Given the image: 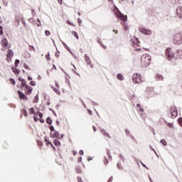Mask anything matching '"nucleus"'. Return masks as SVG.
I'll return each instance as SVG.
<instances>
[{"mask_svg": "<svg viewBox=\"0 0 182 182\" xmlns=\"http://www.w3.org/2000/svg\"><path fill=\"white\" fill-rule=\"evenodd\" d=\"M50 147H52V149H53V150H54V151H56V148H55L53 144H51Z\"/></svg>", "mask_w": 182, "mask_h": 182, "instance_id": "47", "label": "nucleus"}, {"mask_svg": "<svg viewBox=\"0 0 182 182\" xmlns=\"http://www.w3.org/2000/svg\"><path fill=\"white\" fill-rule=\"evenodd\" d=\"M139 32L144 35H151V31L144 28L143 27L139 28Z\"/></svg>", "mask_w": 182, "mask_h": 182, "instance_id": "9", "label": "nucleus"}, {"mask_svg": "<svg viewBox=\"0 0 182 182\" xmlns=\"http://www.w3.org/2000/svg\"><path fill=\"white\" fill-rule=\"evenodd\" d=\"M51 139H63V136H65L64 134H61L59 133L58 131H54V132H51L50 134Z\"/></svg>", "mask_w": 182, "mask_h": 182, "instance_id": "6", "label": "nucleus"}, {"mask_svg": "<svg viewBox=\"0 0 182 182\" xmlns=\"http://www.w3.org/2000/svg\"><path fill=\"white\" fill-rule=\"evenodd\" d=\"M4 35V28L0 26V36Z\"/></svg>", "mask_w": 182, "mask_h": 182, "instance_id": "35", "label": "nucleus"}, {"mask_svg": "<svg viewBox=\"0 0 182 182\" xmlns=\"http://www.w3.org/2000/svg\"><path fill=\"white\" fill-rule=\"evenodd\" d=\"M109 163V161L107 159L105 164H107Z\"/></svg>", "mask_w": 182, "mask_h": 182, "instance_id": "60", "label": "nucleus"}, {"mask_svg": "<svg viewBox=\"0 0 182 182\" xmlns=\"http://www.w3.org/2000/svg\"><path fill=\"white\" fill-rule=\"evenodd\" d=\"M176 13L178 18H180L181 19H182V7L181 6H178L176 8Z\"/></svg>", "mask_w": 182, "mask_h": 182, "instance_id": "11", "label": "nucleus"}, {"mask_svg": "<svg viewBox=\"0 0 182 182\" xmlns=\"http://www.w3.org/2000/svg\"><path fill=\"white\" fill-rule=\"evenodd\" d=\"M165 55L168 60H171L174 58V53L171 51V48H167L165 51Z\"/></svg>", "mask_w": 182, "mask_h": 182, "instance_id": "5", "label": "nucleus"}, {"mask_svg": "<svg viewBox=\"0 0 182 182\" xmlns=\"http://www.w3.org/2000/svg\"><path fill=\"white\" fill-rule=\"evenodd\" d=\"M12 70L15 75H19V73H21V71H19V70H18V68H13Z\"/></svg>", "mask_w": 182, "mask_h": 182, "instance_id": "21", "label": "nucleus"}, {"mask_svg": "<svg viewBox=\"0 0 182 182\" xmlns=\"http://www.w3.org/2000/svg\"><path fill=\"white\" fill-rule=\"evenodd\" d=\"M30 50H33V52H35L36 50L35 49V47L33 46H29Z\"/></svg>", "mask_w": 182, "mask_h": 182, "instance_id": "37", "label": "nucleus"}, {"mask_svg": "<svg viewBox=\"0 0 182 182\" xmlns=\"http://www.w3.org/2000/svg\"><path fill=\"white\" fill-rule=\"evenodd\" d=\"M79 154H80V156H83V154H84L83 150H80L79 151Z\"/></svg>", "mask_w": 182, "mask_h": 182, "instance_id": "44", "label": "nucleus"}, {"mask_svg": "<svg viewBox=\"0 0 182 182\" xmlns=\"http://www.w3.org/2000/svg\"><path fill=\"white\" fill-rule=\"evenodd\" d=\"M45 143L46 144V146H52V142L48 140L47 139H44Z\"/></svg>", "mask_w": 182, "mask_h": 182, "instance_id": "28", "label": "nucleus"}, {"mask_svg": "<svg viewBox=\"0 0 182 182\" xmlns=\"http://www.w3.org/2000/svg\"><path fill=\"white\" fill-rule=\"evenodd\" d=\"M8 45H9L8 40L5 38H3L1 40V46H3V48H8Z\"/></svg>", "mask_w": 182, "mask_h": 182, "instance_id": "14", "label": "nucleus"}, {"mask_svg": "<svg viewBox=\"0 0 182 182\" xmlns=\"http://www.w3.org/2000/svg\"><path fill=\"white\" fill-rule=\"evenodd\" d=\"M37 21H38V22H39V24H37V26H41V20L38 18Z\"/></svg>", "mask_w": 182, "mask_h": 182, "instance_id": "50", "label": "nucleus"}, {"mask_svg": "<svg viewBox=\"0 0 182 182\" xmlns=\"http://www.w3.org/2000/svg\"><path fill=\"white\" fill-rule=\"evenodd\" d=\"M178 122H179L180 126H181V127H182V118H179Z\"/></svg>", "mask_w": 182, "mask_h": 182, "instance_id": "43", "label": "nucleus"}, {"mask_svg": "<svg viewBox=\"0 0 182 182\" xmlns=\"http://www.w3.org/2000/svg\"><path fill=\"white\" fill-rule=\"evenodd\" d=\"M171 114L172 119H175V117H177V108H176V107H173L171 109Z\"/></svg>", "mask_w": 182, "mask_h": 182, "instance_id": "10", "label": "nucleus"}, {"mask_svg": "<svg viewBox=\"0 0 182 182\" xmlns=\"http://www.w3.org/2000/svg\"><path fill=\"white\" fill-rule=\"evenodd\" d=\"M21 113L25 116V117H28V112L25 109H21Z\"/></svg>", "mask_w": 182, "mask_h": 182, "instance_id": "25", "label": "nucleus"}, {"mask_svg": "<svg viewBox=\"0 0 182 182\" xmlns=\"http://www.w3.org/2000/svg\"><path fill=\"white\" fill-rule=\"evenodd\" d=\"M101 133L103 134V136H107V137L110 139V135H109V134H107L105 129H101Z\"/></svg>", "mask_w": 182, "mask_h": 182, "instance_id": "22", "label": "nucleus"}, {"mask_svg": "<svg viewBox=\"0 0 182 182\" xmlns=\"http://www.w3.org/2000/svg\"><path fill=\"white\" fill-rule=\"evenodd\" d=\"M14 57V51L12 50H9L8 53L6 55L7 60H11V58Z\"/></svg>", "mask_w": 182, "mask_h": 182, "instance_id": "13", "label": "nucleus"}, {"mask_svg": "<svg viewBox=\"0 0 182 182\" xmlns=\"http://www.w3.org/2000/svg\"><path fill=\"white\" fill-rule=\"evenodd\" d=\"M161 143L163 144V146H167V142H166V140L161 139Z\"/></svg>", "mask_w": 182, "mask_h": 182, "instance_id": "34", "label": "nucleus"}, {"mask_svg": "<svg viewBox=\"0 0 182 182\" xmlns=\"http://www.w3.org/2000/svg\"><path fill=\"white\" fill-rule=\"evenodd\" d=\"M151 57L149 54H144L141 57V65L142 68H147L150 65Z\"/></svg>", "mask_w": 182, "mask_h": 182, "instance_id": "1", "label": "nucleus"}, {"mask_svg": "<svg viewBox=\"0 0 182 182\" xmlns=\"http://www.w3.org/2000/svg\"><path fill=\"white\" fill-rule=\"evenodd\" d=\"M173 43H174V45H181V43H182V33H177L173 36Z\"/></svg>", "mask_w": 182, "mask_h": 182, "instance_id": "2", "label": "nucleus"}, {"mask_svg": "<svg viewBox=\"0 0 182 182\" xmlns=\"http://www.w3.org/2000/svg\"><path fill=\"white\" fill-rule=\"evenodd\" d=\"M0 9H1V6H0Z\"/></svg>", "mask_w": 182, "mask_h": 182, "instance_id": "64", "label": "nucleus"}, {"mask_svg": "<svg viewBox=\"0 0 182 182\" xmlns=\"http://www.w3.org/2000/svg\"><path fill=\"white\" fill-rule=\"evenodd\" d=\"M79 161H82V157H80Z\"/></svg>", "mask_w": 182, "mask_h": 182, "instance_id": "59", "label": "nucleus"}, {"mask_svg": "<svg viewBox=\"0 0 182 182\" xmlns=\"http://www.w3.org/2000/svg\"><path fill=\"white\" fill-rule=\"evenodd\" d=\"M30 85L31 86H36V82H35V81H31Z\"/></svg>", "mask_w": 182, "mask_h": 182, "instance_id": "38", "label": "nucleus"}, {"mask_svg": "<svg viewBox=\"0 0 182 182\" xmlns=\"http://www.w3.org/2000/svg\"><path fill=\"white\" fill-rule=\"evenodd\" d=\"M119 19H121L124 22H127V16H124L123 14L120 16Z\"/></svg>", "mask_w": 182, "mask_h": 182, "instance_id": "20", "label": "nucleus"}, {"mask_svg": "<svg viewBox=\"0 0 182 182\" xmlns=\"http://www.w3.org/2000/svg\"><path fill=\"white\" fill-rule=\"evenodd\" d=\"M31 14L33 16H35V15H36V13L35 12V11L33 9L31 11Z\"/></svg>", "mask_w": 182, "mask_h": 182, "instance_id": "46", "label": "nucleus"}, {"mask_svg": "<svg viewBox=\"0 0 182 182\" xmlns=\"http://www.w3.org/2000/svg\"><path fill=\"white\" fill-rule=\"evenodd\" d=\"M78 23H79V25L80 26V24L82 23V20H80V18H78Z\"/></svg>", "mask_w": 182, "mask_h": 182, "instance_id": "51", "label": "nucleus"}, {"mask_svg": "<svg viewBox=\"0 0 182 182\" xmlns=\"http://www.w3.org/2000/svg\"><path fill=\"white\" fill-rule=\"evenodd\" d=\"M46 123L48 124H52V118L51 117H48L47 119H46Z\"/></svg>", "mask_w": 182, "mask_h": 182, "instance_id": "30", "label": "nucleus"}, {"mask_svg": "<svg viewBox=\"0 0 182 182\" xmlns=\"http://www.w3.org/2000/svg\"><path fill=\"white\" fill-rule=\"evenodd\" d=\"M112 181H113V177H111V178L109 179V181H108V182H112Z\"/></svg>", "mask_w": 182, "mask_h": 182, "instance_id": "52", "label": "nucleus"}, {"mask_svg": "<svg viewBox=\"0 0 182 182\" xmlns=\"http://www.w3.org/2000/svg\"><path fill=\"white\" fill-rule=\"evenodd\" d=\"M104 49H106V46H103Z\"/></svg>", "mask_w": 182, "mask_h": 182, "instance_id": "62", "label": "nucleus"}, {"mask_svg": "<svg viewBox=\"0 0 182 182\" xmlns=\"http://www.w3.org/2000/svg\"><path fill=\"white\" fill-rule=\"evenodd\" d=\"M114 11L115 16H117V18H120V16H122V14L120 12V11H119V9H117V7H115Z\"/></svg>", "mask_w": 182, "mask_h": 182, "instance_id": "16", "label": "nucleus"}, {"mask_svg": "<svg viewBox=\"0 0 182 182\" xmlns=\"http://www.w3.org/2000/svg\"><path fill=\"white\" fill-rule=\"evenodd\" d=\"M18 64H19V60H15V66H16V68L18 67Z\"/></svg>", "mask_w": 182, "mask_h": 182, "instance_id": "40", "label": "nucleus"}, {"mask_svg": "<svg viewBox=\"0 0 182 182\" xmlns=\"http://www.w3.org/2000/svg\"><path fill=\"white\" fill-rule=\"evenodd\" d=\"M38 119H39L41 123H45V120L42 119V118H41L40 117Z\"/></svg>", "mask_w": 182, "mask_h": 182, "instance_id": "45", "label": "nucleus"}, {"mask_svg": "<svg viewBox=\"0 0 182 182\" xmlns=\"http://www.w3.org/2000/svg\"><path fill=\"white\" fill-rule=\"evenodd\" d=\"M87 112H88L89 114H91V115H92V110L88 109Z\"/></svg>", "mask_w": 182, "mask_h": 182, "instance_id": "54", "label": "nucleus"}, {"mask_svg": "<svg viewBox=\"0 0 182 182\" xmlns=\"http://www.w3.org/2000/svg\"><path fill=\"white\" fill-rule=\"evenodd\" d=\"M4 146H8V144H6V143H4Z\"/></svg>", "mask_w": 182, "mask_h": 182, "instance_id": "61", "label": "nucleus"}, {"mask_svg": "<svg viewBox=\"0 0 182 182\" xmlns=\"http://www.w3.org/2000/svg\"><path fill=\"white\" fill-rule=\"evenodd\" d=\"M55 87H51L53 90H54L57 95H60V91H59V83L55 82Z\"/></svg>", "mask_w": 182, "mask_h": 182, "instance_id": "12", "label": "nucleus"}, {"mask_svg": "<svg viewBox=\"0 0 182 182\" xmlns=\"http://www.w3.org/2000/svg\"><path fill=\"white\" fill-rule=\"evenodd\" d=\"M29 113L30 114H34L33 116V119H34V122H38L39 121V119H38V117H36V114H39V117L40 119H42V117H43V114L42 113H41L40 112H35V109L33 107H31L29 109Z\"/></svg>", "mask_w": 182, "mask_h": 182, "instance_id": "3", "label": "nucleus"}, {"mask_svg": "<svg viewBox=\"0 0 182 182\" xmlns=\"http://www.w3.org/2000/svg\"><path fill=\"white\" fill-rule=\"evenodd\" d=\"M72 153H73V156H76V154H77V152L75 150H73Z\"/></svg>", "mask_w": 182, "mask_h": 182, "instance_id": "49", "label": "nucleus"}, {"mask_svg": "<svg viewBox=\"0 0 182 182\" xmlns=\"http://www.w3.org/2000/svg\"><path fill=\"white\" fill-rule=\"evenodd\" d=\"M46 58L47 60H50V55H49V53L46 55Z\"/></svg>", "mask_w": 182, "mask_h": 182, "instance_id": "39", "label": "nucleus"}, {"mask_svg": "<svg viewBox=\"0 0 182 182\" xmlns=\"http://www.w3.org/2000/svg\"><path fill=\"white\" fill-rule=\"evenodd\" d=\"M18 80H21V87H23V89L24 87H26V86H29L28 85L26 84V81L24 79L21 80V77H19Z\"/></svg>", "mask_w": 182, "mask_h": 182, "instance_id": "18", "label": "nucleus"}, {"mask_svg": "<svg viewBox=\"0 0 182 182\" xmlns=\"http://www.w3.org/2000/svg\"><path fill=\"white\" fill-rule=\"evenodd\" d=\"M45 35H46V36H50V31L46 30V31H45Z\"/></svg>", "mask_w": 182, "mask_h": 182, "instance_id": "36", "label": "nucleus"}, {"mask_svg": "<svg viewBox=\"0 0 182 182\" xmlns=\"http://www.w3.org/2000/svg\"><path fill=\"white\" fill-rule=\"evenodd\" d=\"M50 132H55V127H53V126H50Z\"/></svg>", "mask_w": 182, "mask_h": 182, "instance_id": "42", "label": "nucleus"}, {"mask_svg": "<svg viewBox=\"0 0 182 182\" xmlns=\"http://www.w3.org/2000/svg\"><path fill=\"white\" fill-rule=\"evenodd\" d=\"M23 68H24V69H28L29 70V67L28 66V65H26V63L23 64Z\"/></svg>", "mask_w": 182, "mask_h": 182, "instance_id": "41", "label": "nucleus"}, {"mask_svg": "<svg viewBox=\"0 0 182 182\" xmlns=\"http://www.w3.org/2000/svg\"><path fill=\"white\" fill-rule=\"evenodd\" d=\"M75 171L78 174H80V173H82V168H80V166L75 167Z\"/></svg>", "mask_w": 182, "mask_h": 182, "instance_id": "26", "label": "nucleus"}, {"mask_svg": "<svg viewBox=\"0 0 182 182\" xmlns=\"http://www.w3.org/2000/svg\"><path fill=\"white\" fill-rule=\"evenodd\" d=\"M92 129H93L94 132H96V130H97V129H96V127L93 126V127H92Z\"/></svg>", "mask_w": 182, "mask_h": 182, "instance_id": "56", "label": "nucleus"}, {"mask_svg": "<svg viewBox=\"0 0 182 182\" xmlns=\"http://www.w3.org/2000/svg\"><path fill=\"white\" fill-rule=\"evenodd\" d=\"M136 107H137V110L139 111L140 113H143V112H144V109H143L140 104H137Z\"/></svg>", "mask_w": 182, "mask_h": 182, "instance_id": "19", "label": "nucleus"}, {"mask_svg": "<svg viewBox=\"0 0 182 182\" xmlns=\"http://www.w3.org/2000/svg\"><path fill=\"white\" fill-rule=\"evenodd\" d=\"M53 144H54L55 146H56L57 147H59V146H60V141H59V140H58V139H54V140H53Z\"/></svg>", "mask_w": 182, "mask_h": 182, "instance_id": "23", "label": "nucleus"}, {"mask_svg": "<svg viewBox=\"0 0 182 182\" xmlns=\"http://www.w3.org/2000/svg\"><path fill=\"white\" fill-rule=\"evenodd\" d=\"M123 26H124V31H129V26L127 25V23H123Z\"/></svg>", "mask_w": 182, "mask_h": 182, "instance_id": "31", "label": "nucleus"}, {"mask_svg": "<svg viewBox=\"0 0 182 182\" xmlns=\"http://www.w3.org/2000/svg\"><path fill=\"white\" fill-rule=\"evenodd\" d=\"M21 89L24 91L25 95H27V96H29L33 90V87H31L30 85H26V87H21Z\"/></svg>", "mask_w": 182, "mask_h": 182, "instance_id": "7", "label": "nucleus"}, {"mask_svg": "<svg viewBox=\"0 0 182 182\" xmlns=\"http://www.w3.org/2000/svg\"><path fill=\"white\" fill-rule=\"evenodd\" d=\"M58 2L59 3L60 5H62V0H58Z\"/></svg>", "mask_w": 182, "mask_h": 182, "instance_id": "53", "label": "nucleus"}, {"mask_svg": "<svg viewBox=\"0 0 182 182\" xmlns=\"http://www.w3.org/2000/svg\"><path fill=\"white\" fill-rule=\"evenodd\" d=\"M68 25H70V26H76L73 23L70 22V21L68 20L67 21Z\"/></svg>", "mask_w": 182, "mask_h": 182, "instance_id": "32", "label": "nucleus"}, {"mask_svg": "<svg viewBox=\"0 0 182 182\" xmlns=\"http://www.w3.org/2000/svg\"><path fill=\"white\" fill-rule=\"evenodd\" d=\"M132 80L134 83H143V80L141 79V75L139 73H135L133 75Z\"/></svg>", "mask_w": 182, "mask_h": 182, "instance_id": "4", "label": "nucleus"}, {"mask_svg": "<svg viewBox=\"0 0 182 182\" xmlns=\"http://www.w3.org/2000/svg\"><path fill=\"white\" fill-rule=\"evenodd\" d=\"M20 100H28V96L25 95L22 91H17Z\"/></svg>", "mask_w": 182, "mask_h": 182, "instance_id": "8", "label": "nucleus"}, {"mask_svg": "<svg viewBox=\"0 0 182 182\" xmlns=\"http://www.w3.org/2000/svg\"><path fill=\"white\" fill-rule=\"evenodd\" d=\"M56 124H57L58 126H59V124H60V122L56 121Z\"/></svg>", "mask_w": 182, "mask_h": 182, "instance_id": "55", "label": "nucleus"}, {"mask_svg": "<svg viewBox=\"0 0 182 182\" xmlns=\"http://www.w3.org/2000/svg\"><path fill=\"white\" fill-rule=\"evenodd\" d=\"M39 117V114H36V117Z\"/></svg>", "mask_w": 182, "mask_h": 182, "instance_id": "63", "label": "nucleus"}, {"mask_svg": "<svg viewBox=\"0 0 182 182\" xmlns=\"http://www.w3.org/2000/svg\"><path fill=\"white\" fill-rule=\"evenodd\" d=\"M9 81H10V83H11V85H16V82H15V80H14V78H10V79H9Z\"/></svg>", "mask_w": 182, "mask_h": 182, "instance_id": "33", "label": "nucleus"}, {"mask_svg": "<svg viewBox=\"0 0 182 182\" xmlns=\"http://www.w3.org/2000/svg\"><path fill=\"white\" fill-rule=\"evenodd\" d=\"M90 160H92V157L90 158L88 157V161H90Z\"/></svg>", "mask_w": 182, "mask_h": 182, "instance_id": "58", "label": "nucleus"}, {"mask_svg": "<svg viewBox=\"0 0 182 182\" xmlns=\"http://www.w3.org/2000/svg\"><path fill=\"white\" fill-rule=\"evenodd\" d=\"M156 77L158 79V80H164V77H163V75H160V74H156Z\"/></svg>", "mask_w": 182, "mask_h": 182, "instance_id": "27", "label": "nucleus"}, {"mask_svg": "<svg viewBox=\"0 0 182 182\" xmlns=\"http://www.w3.org/2000/svg\"><path fill=\"white\" fill-rule=\"evenodd\" d=\"M117 79H118L119 80H123V79H124V77H123V75H122V74H118V75H117Z\"/></svg>", "mask_w": 182, "mask_h": 182, "instance_id": "29", "label": "nucleus"}, {"mask_svg": "<svg viewBox=\"0 0 182 182\" xmlns=\"http://www.w3.org/2000/svg\"><path fill=\"white\" fill-rule=\"evenodd\" d=\"M28 80H32V77H28Z\"/></svg>", "mask_w": 182, "mask_h": 182, "instance_id": "57", "label": "nucleus"}, {"mask_svg": "<svg viewBox=\"0 0 182 182\" xmlns=\"http://www.w3.org/2000/svg\"><path fill=\"white\" fill-rule=\"evenodd\" d=\"M85 60L87 65H91L90 68H92V66H93V65H92V62L90 61V58H89V55H87L86 54L85 55Z\"/></svg>", "mask_w": 182, "mask_h": 182, "instance_id": "15", "label": "nucleus"}, {"mask_svg": "<svg viewBox=\"0 0 182 182\" xmlns=\"http://www.w3.org/2000/svg\"><path fill=\"white\" fill-rule=\"evenodd\" d=\"M71 33H72V35H73V36H75V38H76V39L78 41V39H79V35L77 34V32H76V31H72Z\"/></svg>", "mask_w": 182, "mask_h": 182, "instance_id": "24", "label": "nucleus"}, {"mask_svg": "<svg viewBox=\"0 0 182 182\" xmlns=\"http://www.w3.org/2000/svg\"><path fill=\"white\" fill-rule=\"evenodd\" d=\"M77 181H78V182H83V181H82V178H80V177H77Z\"/></svg>", "mask_w": 182, "mask_h": 182, "instance_id": "48", "label": "nucleus"}, {"mask_svg": "<svg viewBox=\"0 0 182 182\" xmlns=\"http://www.w3.org/2000/svg\"><path fill=\"white\" fill-rule=\"evenodd\" d=\"M133 47L134 48L135 50L138 52H140V50H141V46L137 43H134Z\"/></svg>", "mask_w": 182, "mask_h": 182, "instance_id": "17", "label": "nucleus"}]
</instances>
